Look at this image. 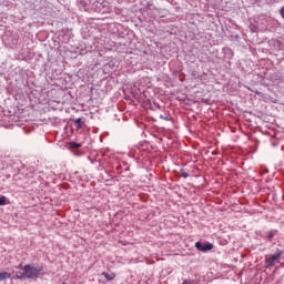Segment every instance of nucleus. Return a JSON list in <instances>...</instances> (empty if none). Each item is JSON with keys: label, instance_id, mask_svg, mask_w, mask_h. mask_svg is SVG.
Segmentation results:
<instances>
[{"label": "nucleus", "instance_id": "1", "mask_svg": "<svg viewBox=\"0 0 284 284\" xmlns=\"http://www.w3.org/2000/svg\"><path fill=\"white\" fill-rule=\"evenodd\" d=\"M24 274H26V278H29L31 281H37L40 276H45V270H43V266H34L31 264H26Z\"/></svg>", "mask_w": 284, "mask_h": 284}, {"label": "nucleus", "instance_id": "2", "mask_svg": "<svg viewBox=\"0 0 284 284\" xmlns=\"http://www.w3.org/2000/svg\"><path fill=\"white\" fill-rule=\"evenodd\" d=\"M97 12L105 14L110 12V3L108 1H95L94 2Z\"/></svg>", "mask_w": 284, "mask_h": 284}, {"label": "nucleus", "instance_id": "3", "mask_svg": "<svg viewBox=\"0 0 284 284\" xmlns=\"http://www.w3.org/2000/svg\"><path fill=\"white\" fill-rule=\"evenodd\" d=\"M195 247L199 252H212L214 244L210 242H195Z\"/></svg>", "mask_w": 284, "mask_h": 284}, {"label": "nucleus", "instance_id": "4", "mask_svg": "<svg viewBox=\"0 0 284 284\" xmlns=\"http://www.w3.org/2000/svg\"><path fill=\"white\" fill-rule=\"evenodd\" d=\"M11 278H18L19 281H26V266L21 267L19 271H12Z\"/></svg>", "mask_w": 284, "mask_h": 284}, {"label": "nucleus", "instance_id": "5", "mask_svg": "<svg viewBox=\"0 0 284 284\" xmlns=\"http://www.w3.org/2000/svg\"><path fill=\"white\" fill-rule=\"evenodd\" d=\"M281 256H283V250L277 248L276 252L270 256V258L276 264L281 263Z\"/></svg>", "mask_w": 284, "mask_h": 284}, {"label": "nucleus", "instance_id": "6", "mask_svg": "<svg viewBox=\"0 0 284 284\" xmlns=\"http://www.w3.org/2000/svg\"><path fill=\"white\" fill-rule=\"evenodd\" d=\"M8 278H12V274L9 272H0V282L8 281Z\"/></svg>", "mask_w": 284, "mask_h": 284}, {"label": "nucleus", "instance_id": "7", "mask_svg": "<svg viewBox=\"0 0 284 284\" xmlns=\"http://www.w3.org/2000/svg\"><path fill=\"white\" fill-rule=\"evenodd\" d=\"M102 276H104V278H106V281H114L115 276L114 273H102Z\"/></svg>", "mask_w": 284, "mask_h": 284}, {"label": "nucleus", "instance_id": "8", "mask_svg": "<svg viewBox=\"0 0 284 284\" xmlns=\"http://www.w3.org/2000/svg\"><path fill=\"white\" fill-rule=\"evenodd\" d=\"M3 205H8V197H6V195H0V207Z\"/></svg>", "mask_w": 284, "mask_h": 284}, {"label": "nucleus", "instance_id": "9", "mask_svg": "<svg viewBox=\"0 0 284 284\" xmlns=\"http://www.w3.org/2000/svg\"><path fill=\"white\" fill-rule=\"evenodd\" d=\"M266 267H274L275 263L271 260V257L265 258Z\"/></svg>", "mask_w": 284, "mask_h": 284}, {"label": "nucleus", "instance_id": "10", "mask_svg": "<svg viewBox=\"0 0 284 284\" xmlns=\"http://www.w3.org/2000/svg\"><path fill=\"white\" fill-rule=\"evenodd\" d=\"M160 119L163 121H172V116H170L168 113L161 114Z\"/></svg>", "mask_w": 284, "mask_h": 284}, {"label": "nucleus", "instance_id": "11", "mask_svg": "<svg viewBox=\"0 0 284 284\" xmlns=\"http://www.w3.org/2000/svg\"><path fill=\"white\" fill-rule=\"evenodd\" d=\"M74 123L77 124L78 128H83V119L82 118H78Z\"/></svg>", "mask_w": 284, "mask_h": 284}, {"label": "nucleus", "instance_id": "12", "mask_svg": "<svg viewBox=\"0 0 284 284\" xmlns=\"http://www.w3.org/2000/svg\"><path fill=\"white\" fill-rule=\"evenodd\" d=\"M70 148H72L73 150H77L79 148H81V144L77 143V142H70L69 143Z\"/></svg>", "mask_w": 284, "mask_h": 284}, {"label": "nucleus", "instance_id": "13", "mask_svg": "<svg viewBox=\"0 0 284 284\" xmlns=\"http://www.w3.org/2000/svg\"><path fill=\"white\" fill-rule=\"evenodd\" d=\"M146 8H148V10H154L156 7H154V4L152 2H148Z\"/></svg>", "mask_w": 284, "mask_h": 284}, {"label": "nucleus", "instance_id": "14", "mask_svg": "<svg viewBox=\"0 0 284 284\" xmlns=\"http://www.w3.org/2000/svg\"><path fill=\"white\" fill-rule=\"evenodd\" d=\"M274 236V231H271L267 235L268 241H272V237Z\"/></svg>", "mask_w": 284, "mask_h": 284}, {"label": "nucleus", "instance_id": "15", "mask_svg": "<svg viewBox=\"0 0 284 284\" xmlns=\"http://www.w3.org/2000/svg\"><path fill=\"white\" fill-rule=\"evenodd\" d=\"M189 176H190L189 173H185V172L182 173V179H187Z\"/></svg>", "mask_w": 284, "mask_h": 284}, {"label": "nucleus", "instance_id": "16", "mask_svg": "<svg viewBox=\"0 0 284 284\" xmlns=\"http://www.w3.org/2000/svg\"><path fill=\"white\" fill-rule=\"evenodd\" d=\"M250 30H251V32H256V29L253 24L250 26Z\"/></svg>", "mask_w": 284, "mask_h": 284}, {"label": "nucleus", "instance_id": "17", "mask_svg": "<svg viewBox=\"0 0 284 284\" xmlns=\"http://www.w3.org/2000/svg\"><path fill=\"white\" fill-rule=\"evenodd\" d=\"M280 13H281V17L284 18V7L281 8Z\"/></svg>", "mask_w": 284, "mask_h": 284}, {"label": "nucleus", "instance_id": "18", "mask_svg": "<svg viewBox=\"0 0 284 284\" xmlns=\"http://www.w3.org/2000/svg\"><path fill=\"white\" fill-rule=\"evenodd\" d=\"M226 52H231L232 53V50L231 49H226Z\"/></svg>", "mask_w": 284, "mask_h": 284}, {"label": "nucleus", "instance_id": "19", "mask_svg": "<svg viewBox=\"0 0 284 284\" xmlns=\"http://www.w3.org/2000/svg\"><path fill=\"white\" fill-rule=\"evenodd\" d=\"M232 57H234V54L231 53V57H229V59H232Z\"/></svg>", "mask_w": 284, "mask_h": 284}, {"label": "nucleus", "instance_id": "20", "mask_svg": "<svg viewBox=\"0 0 284 284\" xmlns=\"http://www.w3.org/2000/svg\"><path fill=\"white\" fill-rule=\"evenodd\" d=\"M264 172H267V170H265Z\"/></svg>", "mask_w": 284, "mask_h": 284}, {"label": "nucleus", "instance_id": "21", "mask_svg": "<svg viewBox=\"0 0 284 284\" xmlns=\"http://www.w3.org/2000/svg\"><path fill=\"white\" fill-rule=\"evenodd\" d=\"M264 172H267V170H265Z\"/></svg>", "mask_w": 284, "mask_h": 284}]
</instances>
